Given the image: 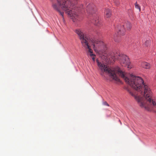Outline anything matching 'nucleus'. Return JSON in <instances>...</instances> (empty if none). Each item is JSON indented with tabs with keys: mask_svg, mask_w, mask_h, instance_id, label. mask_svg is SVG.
<instances>
[{
	"mask_svg": "<svg viewBox=\"0 0 156 156\" xmlns=\"http://www.w3.org/2000/svg\"><path fill=\"white\" fill-rule=\"evenodd\" d=\"M151 43V41L149 40L147 41L145 43V45L147 47L149 46Z\"/></svg>",
	"mask_w": 156,
	"mask_h": 156,
	"instance_id": "nucleus-11",
	"label": "nucleus"
},
{
	"mask_svg": "<svg viewBox=\"0 0 156 156\" xmlns=\"http://www.w3.org/2000/svg\"><path fill=\"white\" fill-rule=\"evenodd\" d=\"M141 66L145 69H148L150 68V64L146 62H142L141 63Z\"/></svg>",
	"mask_w": 156,
	"mask_h": 156,
	"instance_id": "nucleus-9",
	"label": "nucleus"
},
{
	"mask_svg": "<svg viewBox=\"0 0 156 156\" xmlns=\"http://www.w3.org/2000/svg\"><path fill=\"white\" fill-rule=\"evenodd\" d=\"M103 104L104 105H107L108 106H109V105L106 102H104L103 103Z\"/></svg>",
	"mask_w": 156,
	"mask_h": 156,
	"instance_id": "nucleus-12",
	"label": "nucleus"
},
{
	"mask_svg": "<svg viewBox=\"0 0 156 156\" xmlns=\"http://www.w3.org/2000/svg\"><path fill=\"white\" fill-rule=\"evenodd\" d=\"M86 11L88 14H91L96 11V8L94 4H89L86 7Z\"/></svg>",
	"mask_w": 156,
	"mask_h": 156,
	"instance_id": "nucleus-6",
	"label": "nucleus"
},
{
	"mask_svg": "<svg viewBox=\"0 0 156 156\" xmlns=\"http://www.w3.org/2000/svg\"><path fill=\"white\" fill-rule=\"evenodd\" d=\"M132 27L130 23L128 21H125L123 23H122L117 27L118 34L117 35L116 34L114 35L113 39L116 42H118L119 41L120 37L119 35L123 36L125 34V32L126 30H129L131 29Z\"/></svg>",
	"mask_w": 156,
	"mask_h": 156,
	"instance_id": "nucleus-5",
	"label": "nucleus"
},
{
	"mask_svg": "<svg viewBox=\"0 0 156 156\" xmlns=\"http://www.w3.org/2000/svg\"><path fill=\"white\" fill-rule=\"evenodd\" d=\"M97 62L101 70V75L103 76L104 73L105 72L117 81H119L117 75L125 80L126 83L132 88H127V91L134 97L141 107H144L148 110L153 108H156V101L152 97V92L149 87L144 83L141 77L131 74L128 76L125 72L118 67L110 69L99 62L97 59Z\"/></svg>",
	"mask_w": 156,
	"mask_h": 156,
	"instance_id": "nucleus-1",
	"label": "nucleus"
},
{
	"mask_svg": "<svg viewBox=\"0 0 156 156\" xmlns=\"http://www.w3.org/2000/svg\"><path fill=\"white\" fill-rule=\"evenodd\" d=\"M74 32L78 35L82 45L87 51V55H90L92 57L93 60L94 61L96 55L92 53L93 51L90 48V44H92L94 49L95 51H97L98 48H104L105 47V44L103 41L96 38L91 39L88 36L84 34L80 29H76Z\"/></svg>",
	"mask_w": 156,
	"mask_h": 156,
	"instance_id": "nucleus-3",
	"label": "nucleus"
},
{
	"mask_svg": "<svg viewBox=\"0 0 156 156\" xmlns=\"http://www.w3.org/2000/svg\"><path fill=\"white\" fill-rule=\"evenodd\" d=\"M95 15H94V18L92 20V22L95 25L97 26H100L101 25V22L100 21L98 17L95 16Z\"/></svg>",
	"mask_w": 156,
	"mask_h": 156,
	"instance_id": "nucleus-7",
	"label": "nucleus"
},
{
	"mask_svg": "<svg viewBox=\"0 0 156 156\" xmlns=\"http://www.w3.org/2000/svg\"><path fill=\"white\" fill-rule=\"evenodd\" d=\"M52 7L63 17L64 12L70 17L73 22L79 20L78 12L80 10L83 9L82 5L79 7L78 0H52Z\"/></svg>",
	"mask_w": 156,
	"mask_h": 156,
	"instance_id": "nucleus-2",
	"label": "nucleus"
},
{
	"mask_svg": "<svg viewBox=\"0 0 156 156\" xmlns=\"http://www.w3.org/2000/svg\"><path fill=\"white\" fill-rule=\"evenodd\" d=\"M115 3L116 5H118L119 4V2L118 1H115Z\"/></svg>",
	"mask_w": 156,
	"mask_h": 156,
	"instance_id": "nucleus-13",
	"label": "nucleus"
},
{
	"mask_svg": "<svg viewBox=\"0 0 156 156\" xmlns=\"http://www.w3.org/2000/svg\"><path fill=\"white\" fill-rule=\"evenodd\" d=\"M135 7L136 8L139 9V11L140 12L141 10L140 6L137 4V2H136L135 4Z\"/></svg>",
	"mask_w": 156,
	"mask_h": 156,
	"instance_id": "nucleus-10",
	"label": "nucleus"
},
{
	"mask_svg": "<svg viewBox=\"0 0 156 156\" xmlns=\"http://www.w3.org/2000/svg\"><path fill=\"white\" fill-rule=\"evenodd\" d=\"M104 14L105 17L107 18H109L111 15L110 10L109 9H105L104 12Z\"/></svg>",
	"mask_w": 156,
	"mask_h": 156,
	"instance_id": "nucleus-8",
	"label": "nucleus"
},
{
	"mask_svg": "<svg viewBox=\"0 0 156 156\" xmlns=\"http://www.w3.org/2000/svg\"><path fill=\"white\" fill-rule=\"evenodd\" d=\"M106 57L107 60L110 62L113 63L118 60L122 66H127L128 69L133 67L129 57L125 55L120 54L119 52H109L106 55Z\"/></svg>",
	"mask_w": 156,
	"mask_h": 156,
	"instance_id": "nucleus-4",
	"label": "nucleus"
}]
</instances>
